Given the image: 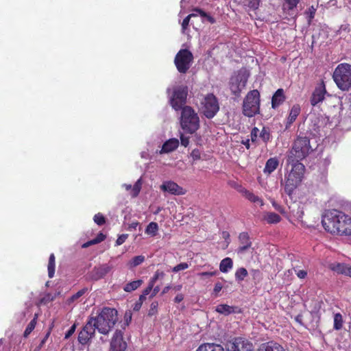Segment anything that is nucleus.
<instances>
[{"instance_id":"nucleus-13","label":"nucleus","mask_w":351,"mask_h":351,"mask_svg":"<svg viewBox=\"0 0 351 351\" xmlns=\"http://www.w3.org/2000/svg\"><path fill=\"white\" fill-rule=\"evenodd\" d=\"M112 269V266L107 263L95 266L89 273V278L92 280L97 281L104 278Z\"/></svg>"},{"instance_id":"nucleus-40","label":"nucleus","mask_w":351,"mask_h":351,"mask_svg":"<svg viewBox=\"0 0 351 351\" xmlns=\"http://www.w3.org/2000/svg\"><path fill=\"white\" fill-rule=\"evenodd\" d=\"M259 136L264 143H267L268 141H269L271 138L269 130L265 127H263L259 134Z\"/></svg>"},{"instance_id":"nucleus-26","label":"nucleus","mask_w":351,"mask_h":351,"mask_svg":"<svg viewBox=\"0 0 351 351\" xmlns=\"http://www.w3.org/2000/svg\"><path fill=\"white\" fill-rule=\"evenodd\" d=\"M237 307L233 306H229L225 304H221L216 306V311L220 314L225 315H230L231 313H236Z\"/></svg>"},{"instance_id":"nucleus-3","label":"nucleus","mask_w":351,"mask_h":351,"mask_svg":"<svg viewBox=\"0 0 351 351\" xmlns=\"http://www.w3.org/2000/svg\"><path fill=\"white\" fill-rule=\"evenodd\" d=\"M300 161L294 160L291 162L289 158H287V164L291 166V169L286 176L285 184V191L289 195L293 193L304 178L305 167Z\"/></svg>"},{"instance_id":"nucleus-16","label":"nucleus","mask_w":351,"mask_h":351,"mask_svg":"<svg viewBox=\"0 0 351 351\" xmlns=\"http://www.w3.org/2000/svg\"><path fill=\"white\" fill-rule=\"evenodd\" d=\"M239 246L237 251L238 254H243L245 251L252 247V243L250 240L249 234L247 232H242L238 237Z\"/></svg>"},{"instance_id":"nucleus-49","label":"nucleus","mask_w":351,"mask_h":351,"mask_svg":"<svg viewBox=\"0 0 351 351\" xmlns=\"http://www.w3.org/2000/svg\"><path fill=\"white\" fill-rule=\"evenodd\" d=\"M146 298L144 295H140L138 300L135 303V305L134 306V311H138L141 306L143 302L145 300Z\"/></svg>"},{"instance_id":"nucleus-30","label":"nucleus","mask_w":351,"mask_h":351,"mask_svg":"<svg viewBox=\"0 0 351 351\" xmlns=\"http://www.w3.org/2000/svg\"><path fill=\"white\" fill-rule=\"evenodd\" d=\"M56 269V257L54 254H51L49 258V263L47 265L48 276L51 278L54 276Z\"/></svg>"},{"instance_id":"nucleus-61","label":"nucleus","mask_w":351,"mask_h":351,"mask_svg":"<svg viewBox=\"0 0 351 351\" xmlns=\"http://www.w3.org/2000/svg\"><path fill=\"white\" fill-rule=\"evenodd\" d=\"M241 143L245 145V147H246L247 149H249L250 148V139L249 138L245 139V140H243L241 141Z\"/></svg>"},{"instance_id":"nucleus-19","label":"nucleus","mask_w":351,"mask_h":351,"mask_svg":"<svg viewBox=\"0 0 351 351\" xmlns=\"http://www.w3.org/2000/svg\"><path fill=\"white\" fill-rule=\"evenodd\" d=\"M286 97L282 88H278L273 95L271 98V107L274 109L277 108L285 101Z\"/></svg>"},{"instance_id":"nucleus-21","label":"nucleus","mask_w":351,"mask_h":351,"mask_svg":"<svg viewBox=\"0 0 351 351\" xmlns=\"http://www.w3.org/2000/svg\"><path fill=\"white\" fill-rule=\"evenodd\" d=\"M239 192L250 202L253 203H257L260 206H263L264 203L261 198L254 194L252 192L248 191L245 188H242L239 190Z\"/></svg>"},{"instance_id":"nucleus-27","label":"nucleus","mask_w":351,"mask_h":351,"mask_svg":"<svg viewBox=\"0 0 351 351\" xmlns=\"http://www.w3.org/2000/svg\"><path fill=\"white\" fill-rule=\"evenodd\" d=\"M232 260L229 257L223 258L219 264V269L223 273L228 272L230 269L232 268Z\"/></svg>"},{"instance_id":"nucleus-56","label":"nucleus","mask_w":351,"mask_h":351,"mask_svg":"<svg viewBox=\"0 0 351 351\" xmlns=\"http://www.w3.org/2000/svg\"><path fill=\"white\" fill-rule=\"evenodd\" d=\"M153 287V282H149L148 286L144 289L141 295H144L146 298V295H147L152 291Z\"/></svg>"},{"instance_id":"nucleus-64","label":"nucleus","mask_w":351,"mask_h":351,"mask_svg":"<svg viewBox=\"0 0 351 351\" xmlns=\"http://www.w3.org/2000/svg\"><path fill=\"white\" fill-rule=\"evenodd\" d=\"M272 205L275 208L276 210H278L280 212H282L281 206L280 205H278L277 203L274 202L272 203Z\"/></svg>"},{"instance_id":"nucleus-4","label":"nucleus","mask_w":351,"mask_h":351,"mask_svg":"<svg viewBox=\"0 0 351 351\" xmlns=\"http://www.w3.org/2000/svg\"><path fill=\"white\" fill-rule=\"evenodd\" d=\"M313 150L310 143V139L307 136L299 135L294 141L292 147L289 152L287 158L293 162L294 160H302Z\"/></svg>"},{"instance_id":"nucleus-46","label":"nucleus","mask_w":351,"mask_h":351,"mask_svg":"<svg viewBox=\"0 0 351 351\" xmlns=\"http://www.w3.org/2000/svg\"><path fill=\"white\" fill-rule=\"evenodd\" d=\"M258 134H259L258 128H256V127L253 128L252 131H251V134H250L251 141L252 143H256V142Z\"/></svg>"},{"instance_id":"nucleus-48","label":"nucleus","mask_w":351,"mask_h":351,"mask_svg":"<svg viewBox=\"0 0 351 351\" xmlns=\"http://www.w3.org/2000/svg\"><path fill=\"white\" fill-rule=\"evenodd\" d=\"M293 269L300 279H304L307 276V271L303 269H297V267H293Z\"/></svg>"},{"instance_id":"nucleus-54","label":"nucleus","mask_w":351,"mask_h":351,"mask_svg":"<svg viewBox=\"0 0 351 351\" xmlns=\"http://www.w3.org/2000/svg\"><path fill=\"white\" fill-rule=\"evenodd\" d=\"M76 328V324H74L71 326L69 330L65 333L64 339H69L75 332Z\"/></svg>"},{"instance_id":"nucleus-58","label":"nucleus","mask_w":351,"mask_h":351,"mask_svg":"<svg viewBox=\"0 0 351 351\" xmlns=\"http://www.w3.org/2000/svg\"><path fill=\"white\" fill-rule=\"evenodd\" d=\"M217 271H205V272H202L201 273V276H215L217 274Z\"/></svg>"},{"instance_id":"nucleus-28","label":"nucleus","mask_w":351,"mask_h":351,"mask_svg":"<svg viewBox=\"0 0 351 351\" xmlns=\"http://www.w3.org/2000/svg\"><path fill=\"white\" fill-rule=\"evenodd\" d=\"M300 113V107L299 105H294L292 106L289 117H288V123L291 124L293 123L295 119H297L298 116Z\"/></svg>"},{"instance_id":"nucleus-23","label":"nucleus","mask_w":351,"mask_h":351,"mask_svg":"<svg viewBox=\"0 0 351 351\" xmlns=\"http://www.w3.org/2000/svg\"><path fill=\"white\" fill-rule=\"evenodd\" d=\"M300 0H282V10L289 15L293 14V11L296 8Z\"/></svg>"},{"instance_id":"nucleus-62","label":"nucleus","mask_w":351,"mask_h":351,"mask_svg":"<svg viewBox=\"0 0 351 351\" xmlns=\"http://www.w3.org/2000/svg\"><path fill=\"white\" fill-rule=\"evenodd\" d=\"M160 289L159 287L156 286V287H153L152 289V293L151 294V297H154L159 291Z\"/></svg>"},{"instance_id":"nucleus-38","label":"nucleus","mask_w":351,"mask_h":351,"mask_svg":"<svg viewBox=\"0 0 351 351\" xmlns=\"http://www.w3.org/2000/svg\"><path fill=\"white\" fill-rule=\"evenodd\" d=\"M142 182L141 180L138 179L134 186L132 187L131 195L133 197H136L138 195L141 189Z\"/></svg>"},{"instance_id":"nucleus-60","label":"nucleus","mask_w":351,"mask_h":351,"mask_svg":"<svg viewBox=\"0 0 351 351\" xmlns=\"http://www.w3.org/2000/svg\"><path fill=\"white\" fill-rule=\"evenodd\" d=\"M343 274L351 278V266L347 265L346 270H344Z\"/></svg>"},{"instance_id":"nucleus-35","label":"nucleus","mask_w":351,"mask_h":351,"mask_svg":"<svg viewBox=\"0 0 351 351\" xmlns=\"http://www.w3.org/2000/svg\"><path fill=\"white\" fill-rule=\"evenodd\" d=\"M343 317L341 313H337L334 315V329L339 330L343 327Z\"/></svg>"},{"instance_id":"nucleus-42","label":"nucleus","mask_w":351,"mask_h":351,"mask_svg":"<svg viewBox=\"0 0 351 351\" xmlns=\"http://www.w3.org/2000/svg\"><path fill=\"white\" fill-rule=\"evenodd\" d=\"M94 222L98 226H103L106 223V217L101 213H98L95 215L93 217Z\"/></svg>"},{"instance_id":"nucleus-18","label":"nucleus","mask_w":351,"mask_h":351,"mask_svg":"<svg viewBox=\"0 0 351 351\" xmlns=\"http://www.w3.org/2000/svg\"><path fill=\"white\" fill-rule=\"evenodd\" d=\"M247 78L239 79L237 77L234 80L232 81L230 84V88L232 93L236 96L239 97L242 91V90L245 88L247 83Z\"/></svg>"},{"instance_id":"nucleus-25","label":"nucleus","mask_w":351,"mask_h":351,"mask_svg":"<svg viewBox=\"0 0 351 351\" xmlns=\"http://www.w3.org/2000/svg\"><path fill=\"white\" fill-rule=\"evenodd\" d=\"M196 351H224V350L219 344L206 343L200 345Z\"/></svg>"},{"instance_id":"nucleus-29","label":"nucleus","mask_w":351,"mask_h":351,"mask_svg":"<svg viewBox=\"0 0 351 351\" xmlns=\"http://www.w3.org/2000/svg\"><path fill=\"white\" fill-rule=\"evenodd\" d=\"M106 236L104 234H103L102 232H99L95 239L84 243V244H82V247L83 248L88 247L90 245L102 242L106 239Z\"/></svg>"},{"instance_id":"nucleus-51","label":"nucleus","mask_w":351,"mask_h":351,"mask_svg":"<svg viewBox=\"0 0 351 351\" xmlns=\"http://www.w3.org/2000/svg\"><path fill=\"white\" fill-rule=\"evenodd\" d=\"M191 156L192 157L193 161H196L200 159L201 154L200 152L197 149H194L191 153Z\"/></svg>"},{"instance_id":"nucleus-24","label":"nucleus","mask_w":351,"mask_h":351,"mask_svg":"<svg viewBox=\"0 0 351 351\" xmlns=\"http://www.w3.org/2000/svg\"><path fill=\"white\" fill-rule=\"evenodd\" d=\"M279 165V160L276 158H270L266 162L263 171L265 173L270 174L274 172Z\"/></svg>"},{"instance_id":"nucleus-39","label":"nucleus","mask_w":351,"mask_h":351,"mask_svg":"<svg viewBox=\"0 0 351 351\" xmlns=\"http://www.w3.org/2000/svg\"><path fill=\"white\" fill-rule=\"evenodd\" d=\"M144 261L145 257L143 256H136L132 258L128 265L130 267H135L141 265Z\"/></svg>"},{"instance_id":"nucleus-45","label":"nucleus","mask_w":351,"mask_h":351,"mask_svg":"<svg viewBox=\"0 0 351 351\" xmlns=\"http://www.w3.org/2000/svg\"><path fill=\"white\" fill-rule=\"evenodd\" d=\"M315 12H316V8L313 6V5H311L310 8H308V9L306 11V14H307V17H308V23H310L311 22V21L314 19L315 17Z\"/></svg>"},{"instance_id":"nucleus-31","label":"nucleus","mask_w":351,"mask_h":351,"mask_svg":"<svg viewBox=\"0 0 351 351\" xmlns=\"http://www.w3.org/2000/svg\"><path fill=\"white\" fill-rule=\"evenodd\" d=\"M142 284H143L142 280H134L132 282L127 283L124 286L123 290L126 292H132V291L137 289Z\"/></svg>"},{"instance_id":"nucleus-15","label":"nucleus","mask_w":351,"mask_h":351,"mask_svg":"<svg viewBox=\"0 0 351 351\" xmlns=\"http://www.w3.org/2000/svg\"><path fill=\"white\" fill-rule=\"evenodd\" d=\"M160 189L164 192H168L174 195H182L186 193V189L173 181L164 182L160 186Z\"/></svg>"},{"instance_id":"nucleus-36","label":"nucleus","mask_w":351,"mask_h":351,"mask_svg":"<svg viewBox=\"0 0 351 351\" xmlns=\"http://www.w3.org/2000/svg\"><path fill=\"white\" fill-rule=\"evenodd\" d=\"M158 230V223L156 222H150L145 229V232L152 236H156Z\"/></svg>"},{"instance_id":"nucleus-1","label":"nucleus","mask_w":351,"mask_h":351,"mask_svg":"<svg viewBox=\"0 0 351 351\" xmlns=\"http://www.w3.org/2000/svg\"><path fill=\"white\" fill-rule=\"evenodd\" d=\"M322 223L324 230L332 234L351 235V217L339 210H326L322 215Z\"/></svg>"},{"instance_id":"nucleus-17","label":"nucleus","mask_w":351,"mask_h":351,"mask_svg":"<svg viewBox=\"0 0 351 351\" xmlns=\"http://www.w3.org/2000/svg\"><path fill=\"white\" fill-rule=\"evenodd\" d=\"M326 93V87L324 83L322 82L314 90L311 98V104L313 106H316L319 102H322L325 98V94Z\"/></svg>"},{"instance_id":"nucleus-14","label":"nucleus","mask_w":351,"mask_h":351,"mask_svg":"<svg viewBox=\"0 0 351 351\" xmlns=\"http://www.w3.org/2000/svg\"><path fill=\"white\" fill-rule=\"evenodd\" d=\"M127 343L123 340L121 330H116L110 342L109 351H125Z\"/></svg>"},{"instance_id":"nucleus-33","label":"nucleus","mask_w":351,"mask_h":351,"mask_svg":"<svg viewBox=\"0 0 351 351\" xmlns=\"http://www.w3.org/2000/svg\"><path fill=\"white\" fill-rule=\"evenodd\" d=\"M261 0H245L244 6L249 10L255 11L258 9Z\"/></svg>"},{"instance_id":"nucleus-41","label":"nucleus","mask_w":351,"mask_h":351,"mask_svg":"<svg viewBox=\"0 0 351 351\" xmlns=\"http://www.w3.org/2000/svg\"><path fill=\"white\" fill-rule=\"evenodd\" d=\"M347 267V265L343 263H337L334 264L331 266V269L336 271L338 274H343L344 270H346V268Z\"/></svg>"},{"instance_id":"nucleus-7","label":"nucleus","mask_w":351,"mask_h":351,"mask_svg":"<svg viewBox=\"0 0 351 351\" xmlns=\"http://www.w3.org/2000/svg\"><path fill=\"white\" fill-rule=\"evenodd\" d=\"M260 93L254 89L247 93L243 102V113L247 117H252L260 112Z\"/></svg>"},{"instance_id":"nucleus-47","label":"nucleus","mask_w":351,"mask_h":351,"mask_svg":"<svg viewBox=\"0 0 351 351\" xmlns=\"http://www.w3.org/2000/svg\"><path fill=\"white\" fill-rule=\"evenodd\" d=\"M189 267V265L186 263H181L172 269V271L178 272L181 270H184Z\"/></svg>"},{"instance_id":"nucleus-44","label":"nucleus","mask_w":351,"mask_h":351,"mask_svg":"<svg viewBox=\"0 0 351 351\" xmlns=\"http://www.w3.org/2000/svg\"><path fill=\"white\" fill-rule=\"evenodd\" d=\"M197 16V14L191 13L183 19L182 23V29L183 31H185L188 28L190 19L192 17H195Z\"/></svg>"},{"instance_id":"nucleus-50","label":"nucleus","mask_w":351,"mask_h":351,"mask_svg":"<svg viewBox=\"0 0 351 351\" xmlns=\"http://www.w3.org/2000/svg\"><path fill=\"white\" fill-rule=\"evenodd\" d=\"M158 302H153L150 305V309L149 311V315H153L157 312Z\"/></svg>"},{"instance_id":"nucleus-55","label":"nucleus","mask_w":351,"mask_h":351,"mask_svg":"<svg viewBox=\"0 0 351 351\" xmlns=\"http://www.w3.org/2000/svg\"><path fill=\"white\" fill-rule=\"evenodd\" d=\"M223 288V285L221 282H218L215 285L214 289H213V293L215 295V296L218 295V293L221 291Z\"/></svg>"},{"instance_id":"nucleus-37","label":"nucleus","mask_w":351,"mask_h":351,"mask_svg":"<svg viewBox=\"0 0 351 351\" xmlns=\"http://www.w3.org/2000/svg\"><path fill=\"white\" fill-rule=\"evenodd\" d=\"M247 275V269L244 267H240L235 272V278L238 281H243Z\"/></svg>"},{"instance_id":"nucleus-32","label":"nucleus","mask_w":351,"mask_h":351,"mask_svg":"<svg viewBox=\"0 0 351 351\" xmlns=\"http://www.w3.org/2000/svg\"><path fill=\"white\" fill-rule=\"evenodd\" d=\"M37 318H38V315L35 314L34 318L28 324V325L27 326V327L24 331L23 336L25 337H27L31 334V332L34 330V329L35 328L36 322H37Z\"/></svg>"},{"instance_id":"nucleus-53","label":"nucleus","mask_w":351,"mask_h":351,"mask_svg":"<svg viewBox=\"0 0 351 351\" xmlns=\"http://www.w3.org/2000/svg\"><path fill=\"white\" fill-rule=\"evenodd\" d=\"M181 145L186 147L189 144V137L185 136L183 134L180 135Z\"/></svg>"},{"instance_id":"nucleus-34","label":"nucleus","mask_w":351,"mask_h":351,"mask_svg":"<svg viewBox=\"0 0 351 351\" xmlns=\"http://www.w3.org/2000/svg\"><path fill=\"white\" fill-rule=\"evenodd\" d=\"M265 219L268 223H277L280 221V216L275 213H268L265 217Z\"/></svg>"},{"instance_id":"nucleus-57","label":"nucleus","mask_w":351,"mask_h":351,"mask_svg":"<svg viewBox=\"0 0 351 351\" xmlns=\"http://www.w3.org/2000/svg\"><path fill=\"white\" fill-rule=\"evenodd\" d=\"M193 12H196L195 14H199L202 17H204L206 18L207 16V13L206 12H204L203 10L199 8H195L193 10Z\"/></svg>"},{"instance_id":"nucleus-11","label":"nucleus","mask_w":351,"mask_h":351,"mask_svg":"<svg viewBox=\"0 0 351 351\" xmlns=\"http://www.w3.org/2000/svg\"><path fill=\"white\" fill-rule=\"evenodd\" d=\"M227 351H253V344L243 337H234L226 343Z\"/></svg>"},{"instance_id":"nucleus-5","label":"nucleus","mask_w":351,"mask_h":351,"mask_svg":"<svg viewBox=\"0 0 351 351\" xmlns=\"http://www.w3.org/2000/svg\"><path fill=\"white\" fill-rule=\"evenodd\" d=\"M181 110L180 125L184 132L193 134L199 128V118L195 110L185 106Z\"/></svg>"},{"instance_id":"nucleus-52","label":"nucleus","mask_w":351,"mask_h":351,"mask_svg":"<svg viewBox=\"0 0 351 351\" xmlns=\"http://www.w3.org/2000/svg\"><path fill=\"white\" fill-rule=\"evenodd\" d=\"M128 237V235L127 234H123L120 235L116 241V245H121V244H123L127 239Z\"/></svg>"},{"instance_id":"nucleus-43","label":"nucleus","mask_w":351,"mask_h":351,"mask_svg":"<svg viewBox=\"0 0 351 351\" xmlns=\"http://www.w3.org/2000/svg\"><path fill=\"white\" fill-rule=\"evenodd\" d=\"M88 288H86V287L79 290L77 293L73 294L69 298L70 302H74V301L77 300L78 298H80L84 294H85L88 291Z\"/></svg>"},{"instance_id":"nucleus-59","label":"nucleus","mask_w":351,"mask_h":351,"mask_svg":"<svg viewBox=\"0 0 351 351\" xmlns=\"http://www.w3.org/2000/svg\"><path fill=\"white\" fill-rule=\"evenodd\" d=\"M183 299H184V295L180 293V294H178L175 297L174 302L176 303H180V302H181L183 300Z\"/></svg>"},{"instance_id":"nucleus-12","label":"nucleus","mask_w":351,"mask_h":351,"mask_svg":"<svg viewBox=\"0 0 351 351\" xmlns=\"http://www.w3.org/2000/svg\"><path fill=\"white\" fill-rule=\"evenodd\" d=\"M93 320L92 318L88 317L86 324L78 334V341L82 345L89 343L90 340L95 337L97 328L95 327Z\"/></svg>"},{"instance_id":"nucleus-20","label":"nucleus","mask_w":351,"mask_h":351,"mask_svg":"<svg viewBox=\"0 0 351 351\" xmlns=\"http://www.w3.org/2000/svg\"><path fill=\"white\" fill-rule=\"evenodd\" d=\"M258 351H285V348L277 342L270 341L262 343Z\"/></svg>"},{"instance_id":"nucleus-6","label":"nucleus","mask_w":351,"mask_h":351,"mask_svg":"<svg viewBox=\"0 0 351 351\" xmlns=\"http://www.w3.org/2000/svg\"><path fill=\"white\" fill-rule=\"evenodd\" d=\"M332 78L337 87L343 91L351 89V64L341 63L335 68Z\"/></svg>"},{"instance_id":"nucleus-22","label":"nucleus","mask_w":351,"mask_h":351,"mask_svg":"<svg viewBox=\"0 0 351 351\" xmlns=\"http://www.w3.org/2000/svg\"><path fill=\"white\" fill-rule=\"evenodd\" d=\"M179 141L176 138H170L167 141L162 147L160 153H169L178 148Z\"/></svg>"},{"instance_id":"nucleus-2","label":"nucleus","mask_w":351,"mask_h":351,"mask_svg":"<svg viewBox=\"0 0 351 351\" xmlns=\"http://www.w3.org/2000/svg\"><path fill=\"white\" fill-rule=\"evenodd\" d=\"M89 317L94 319L95 327L103 335L108 334L118 320L117 310L110 307H104L97 315Z\"/></svg>"},{"instance_id":"nucleus-9","label":"nucleus","mask_w":351,"mask_h":351,"mask_svg":"<svg viewBox=\"0 0 351 351\" xmlns=\"http://www.w3.org/2000/svg\"><path fill=\"white\" fill-rule=\"evenodd\" d=\"M193 62V55L187 49H180L175 56L174 64L180 73L185 74Z\"/></svg>"},{"instance_id":"nucleus-8","label":"nucleus","mask_w":351,"mask_h":351,"mask_svg":"<svg viewBox=\"0 0 351 351\" xmlns=\"http://www.w3.org/2000/svg\"><path fill=\"white\" fill-rule=\"evenodd\" d=\"M200 110L207 119H213L219 110V104L217 97L213 93L206 95L201 101Z\"/></svg>"},{"instance_id":"nucleus-10","label":"nucleus","mask_w":351,"mask_h":351,"mask_svg":"<svg viewBox=\"0 0 351 351\" xmlns=\"http://www.w3.org/2000/svg\"><path fill=\"white\" fill-rule=\"evenodd\" d=\"M188 91V87L186 86L182 85L173 88L169 102L171 107L176 111L180 110L186 106Z\"/></svg>"},{"instance_id":"nucleus-63","label":"nucleus","mask_w":351,"mask_h":351,"mask_svg":"<svg viewBox=\"0 0 351 351\" xmlns=\"http://www.w3.org/2000/svg\"><path fill=\"white\" fill-rule=\"evenodd\" d=\"M251 272L253 275L254 278H255L257 276H259L261 274V272L258 269H252Z\"/></svg>"}]
</instances>
